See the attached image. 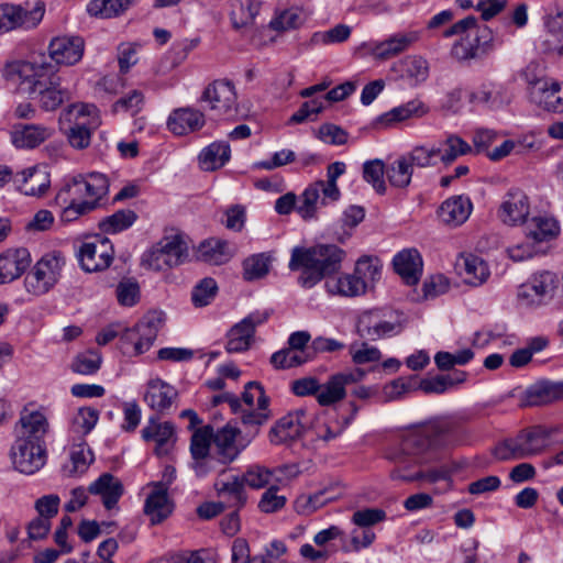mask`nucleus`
<instances>
[{
  "label": "nucleus",
  "instance_id": "52",
  "mask_svg": "<svg viewBox=\"0 0 563 563\" xmlns=\"http://www.w3.org/2000/svg\"><path fill=\"white\" fill-rule=\"evenodd\" d=\"M271 256L266 253L253 254L243 261V278L253 282L265 277L271 267Z\"/></svg>",
  "mask_w": 563,
  "mask_h": 563
},
{
  "label": "nucleus",
  "instance_id": "18",
  "mask_svg": "<svg viewBox=\"0 0 563 563\" xmlns=\"http://www.w3.org/2000/svg\"><path fill=\"white\" fill-rule=\"evenodd\" d=\"M530 213V200L519 188H510L503 197L497 216L507 225L522 224Z\"/></svg>",
  "mask_w": 563,
  "mask_h": 563
},
{
  "label": "nucleus",
  "instance_id": "33",
  "mask_svg": "<svg viewBox=\"0 0 563 563\" xmlns=\"http://www.w3.org/2000/svg\"><path fill=\"white\" fill-rule=\"evenodd\" d=\"M473 209L472 201L466 196H453L439 208V218L441 221L451 227H457L464 223L471 216Z\"/></svg>",
  "mask_w": 563,
  "mask_h": 563
},
{
  "label": "nucleus",
  "instance_id": "19",
  "mask_svg": "<svg viewBox=\"0 0 563 563\" xmlns=\"http://www.w3.org/2000/svg\"><path fill=\"white\" fill-rule=\"evenodd\" d=\"M49 429L48 419L43 409L25 407L15 427V439L32 440L35 443H44V438Z\"/></svg>",
  "mask_w": 563,
  "mask_h": 563
},
{
  "label": "nucleus",
  "instance_id": "2",
  "mask_svg": "<svg viewBox=\"0 0 563 563\" xmlns=\"http://www.w3.org/2000/svg\"><path fill=\"white\" fill-rule=\"evenodd\" d=\"M10 71L20 90L36 99L45 111H54L69 99L68 90L60 87V77L44 62H16Z\"/></svg>",
  "mask_w": 563,
  "mask_h": 563
},
{
  "label": "nucleus",
  "instance_id": "46",
  "mask_svg": "<svg viewBox=\"0 0 563 563\" xmlns=\"http://www.w3.org/2000/svg\"><path fill=\"white\" fill-rule=\"evenodd\" d=\"M563 398V385L540 382L527 390V400L530 406H542Z\"/></svg>",
  "mask_w": 563,
  "mask_h": 563
},
{
  "label": "nucleus",
  "instance_id": "12",
  "mask_svg": "<svg viewBox=\"0 0 563 563\" xmlns=\"http://www.w3.org/2000/svg\"><path fill=\"white\" fill-rule=\"evenodd\" d=\"M212 435L213 428L211 426L198 428L191 435L190 453L192 468L199 477H205L209 473L217 471L216 456L210 454Z\"/></svg>",
  "mask_w": 563,
  "mask_h": 563
},
{
  "label": "nucleus",
  "instance_id": "17",
  "mask_svg": "<svg viewBox=\"0 0 563 563\" xmlns=\"http://www.w3.org/2000/svg\"><path fill=\"white\" fill-rule=\"evenodd\" d=\"M555 288L554 276L549 272L533 275L519 286L517 298L521 306L538 307L552 297Z\"/></svg>",
  "mask_w": 563,
  "mask_h": 563
},
{
  "label": "nucleus",
  "instance_id": "1",
  "mask_svg": "<svg viewBox=\"0 0 563 563\" xmlns=\"http://www.w3.org/2000/svg\"><path fill=\"white\" fill-rule=\"evenodd\" d=\"M456 433V424L449 418L437 417L408 431L400 443L391 448L386 457L397 467L390 473L393 479L404 482L426 481L437 483L448 481L446 468H434L427 472L407 473L412 466L431 463L438 459L439 452L451 445L450 437Z\"/></svg>",
  "mask_w": 563,
  "mask_h": 563
},
{
  "label": "nucleus",
  "instance_id": "54",
  "mask_svg": "<svg viewBox=\"0 0 563 563\" xmlns=\"http://www.w3.org/2000/svg\"><path fill=\"white\" fill-rule=\"evenodd\" d=\"M363 177L371 184L376 192L383 195L386 192L387 165L380 159L367 161L363 165Z\"/></svg>",
  "mask_w": 563,
  "mask_h": 563
},
{
  "label": "nucleus",
  "instance_id": "14",
  "mask_svg": "<svg viewBox=\"0 0 563 563\" xmlns=\"http://www.w3.org/2000/svg\"><path fill=\"white\" fill-rule=\"evenodd\" d=\"M11 459L20 473L34 474L45 464V445L32 440L15 439Z\"/></svg>",
  "mask_w": 563,
  "mask_h": 563
},
{
  "label": "nucleus",
  "instance_id": "48",
  "mask_svg": "<svg viewBox=\"0 0 563 563\" xmlns=\"http://www.w3.org/2000/svg\"><path fill=\"white\" fill-rule=\"evenodd\" d=\"M93 461L91 450L86 443H78L70 448L69 461L63 466L67 476H78L84 474Z\"/></svg>",
  "mask_w": 563,
  "mask_h": 563
},
{
  "label": "nucleus",
  "instance_id": "57",
  "mask_svg": "<svg viewBox=\"0 0 563 563\" xmlns=\"http://www.w3.org/2000/svg\"><path fill=\"white\" fill-rule=\"evenodd\" d=\"M352 418H346L343 422L339 420L321 421L318 419L314 424H310L318 440L330 442L340 437L351 422Z\"/></svg>",
  "mask_w": 563,
  "mask_h": 563
},
{
  "label": "nucleus",
  "instance_id": "55",
  "mask_svg": "<svg viewBox=\"0 0 563 563\" xmlns=\"http://www.w3.org/2000/svg\"><path fill=\"white\" fill-rule=\"evenodd\" d=\"M311 358L312 355L308 351H297L288 347L275 352L271 357V363L275 368H290L299 366Z\"/></svg>",
  "mask_w": 563,
  "mask_h": 563
},
{
  "label": "nucleus",
  "instance_id": "47",
  "mask_svg": "<svg viewBox=\"0 0 563 563\" xmlns=\"http://www.w3.org/2000/svg\"><path fill=\"white\" fill-rule=\"evenodd\" d=\"M230 153L228 143L214 142L201 151L199 155L200 167L207 172L221 168L230 159Z\"/></svg>",
  "mask_w": 563,
  "mask_h": 563
},
{
  "label": "nucleus",
  "instance_id": "23",
  "mask_svg": "<svg viewBox=\"0 0 563 563\" xmlns=\"http://www.w3.org/2000/svg\"><path fill=\"white\" fill-rule=\"evenodd\" d=\"M60 123L93 132L101 125L102 120L95 104L74 103L63 110Z\"/></svg>",
  "mask_w": 563,
  "mask_h": 563
},
{
  "label": "nucleus",
  "instance_id": "60",
  "mask_svg": "<svg viewBox=\"0 0 563 563\" xmlns=\"http://www.w3.org/2000/svg\"><path fill=\"white\" fill-rule=\"evenodd\" d=\"M102 364V355L99 352L88 350L79 353L71 362V371L81 375L96 373Z\"/></svg>",
  "mask_w": 563,
  "mask_h": 563
},
{
  "label": "nucleus",
  "instance_id": "24",
  "mask_svg": "<svg viewBox=\"0 0 563 563\" xmlns=\"http://www.w3.org/2000/svg\"><path fill=\"white\" fill-rule=\"evenodd\" d=\"M465 32H470L471 36L473 35V41L479 53H487L493 48L494 35L492 30L486 25L476 26V18L474 16L460 20L446 29L443 36L450 37Z\"/></svg>",
  "mask_w": 563,
  "mask_h": 563
},
{
  "label": "nucleus",
  "instance_id": "39",
  "mask_svg": "<svg viewBox=\"0 0 563 563\" xmlns=\"http://www.w3.org/2000/svg\"><path fill=\"white\" fill-rule=\"evenodd\" d=\"M234 247L227 241L209 239L198 247V257L210 265H222L231 260Z\"/></svg>",
  "mask_w": 563,
  "mask_h": 563
},
{
  "label": "nucleus",
  "instance_id": "29",
  "mask_svg": "<svg viewBox=\"0 0 563 563\" xmlns=\"http://www.w3.org/2000/svg\"><path fill=\"white\" fill-rule=\"evenodd\" d=\"M142 438L145 441L156 443L155 452L157 455H166L175 442V428L170 422H158L151 417L147 424L142 429Z\"/></svg>",
  "mask_w": 563,
  "mask_h": 563
},
{
  "label": "nucleus",
  "instance_id": "9",
  "mask_svg": "<svg viewBox=\"0 0 563 563\" xmlns=\"http://www.w3.org/2000/svg\"><path fill=\"white\" fill-rule=\"evenodd\" d=\"M45 14V3L36 0L32 7L14 4L0 5V33H5L18 27L34 29L43 20Z\"/></svg>",
  "mask_w": 563,
  "mask_h": 563
},
{
  "label": "nucleus",
  "instance_id": "62",
  "mask_svg": "<svg viewBox=\"0 0 563 563\" xmlns=\"http://www.w3.org/2000/svg\"><path fill=\"white\" fill-rule=\"evenodd\" d=\"M411 167L427 168L435 165L437 151L435 145H417L411 151L404 154Z\"/></svg>",
  "mask_w": 563,
  "mask_h": 563
},
{
  "label": "nucleus",
  "instance_id": "31",
  "mask_svg": "<svg viewBox=\"0 0 563 563\" xmlns=\"http://www.w3.org/2000/svg\"><path fill=\"white\" fill-rule=\"evenodd\" d=\"M205 124V115L194 108L174 110L167 120V126L175 135H185L200 130Z\"/></svg>",
  "mask_w": 563,
  "mask_h": 563
},
{
  "label": "nucleus",
  "instance_id": "11",
  "mask_svg": "<svg viewBox=\"0 0 563 563\" xmlns=\"http://www.w3.org/2000/svg\"><path fill=\"white\" fill-rule=\"evenodd\" d=\"M201 99L217 115L233 119L238 114L236 91L231 81L214 80L205 89Z\"/></svg>",
  "mask_w": 563,
  "mask_h": 563
},
{
  "label": "nucleus",
  "instance_id": "3",
  "mask_svg": "<svg viewBox=\"0 0 563 563\" xmlns=\"http://www.w3.org/2000/svg\"><path fill=\"white\" fill-rule=\"evenodd\" d=\"M345 255V251L335 244L295 246L288 267L291 272H299L298 284L310 289L339 273Z\"/></svg>",
  "mask_w": 563,
  "mask_h": 563
},
{
  "label": "nucleus",
  "instance_id": "30",
  "mask_svg": "<svg viewBox=\"0 0 563 563\" xmlns=\"http://www.w3.org/2000/svg\"><path fill=\"white\" fill-rule=\"evenodd\" d=\"M395 272L407 285H415L422 275V257L415 249L402 250L393 260Z\"/></svg>",
  "mask_w": 563,
  "mask_h": 563
},
{
  "label": "nucleus",
  "instance_id": "15",
  "mask_svg": "<svg viewBox=\"0 0 563 563\" xmlns=\"http://www.w3.org/2000/svg\"><path fill=\"white\" fill-rule=\"evenodd\" d=\"M240 434V429L231 423L213 430L212 442L216 448L217 465L230 464L246 448L247 442H243Z\"/></svg>",
  "mask_w": 563,
  "mask_h": 563
},
{
  "label": "nucleus",
  "instance_id": "13",
  "mask_svg": "<svg viewBox=\"0 0 563 563\" xmlns=\"http://www.w3.org/2000/svg\"><path fill=\"white\" fill-rule=\"evenodd\" d=\"M269 312L254 311L234 324L228 332L225 349L229 353H241L250 349L257 325L265 323Z\"/></svg>",
  "mask_w": 563,
  "mask_h": 563
},
{
  "label": "nucleus",
  "instance_id": "25",
  "mask_svg": "<svg viewBox=\"0 0 563 563\" xmlns=\"http://www.w3.org/2000/svg\"><path fill=\"white\" fill-rule=\"evenodd\" d=\"M31 264L30 252L24 247L9 249L0 254V284L18 279Z\"/></svg>",
  "mask_w": 563,
  "mask_h": 563
},
{
  "label": "nucleus",
  "instance_id": "5",
  "mask_svg": "<svg viewBox=\"0 0 563 563\" xmlns=\"http://www.w3.org/2000/svg\"><path fill=\"white\" fill-rule=\"evenodd\" d=\"M345 164L343 162H334L328 166L327 177L324 180H317L309 185L301 194L302 202L297 208L298 214L305 220L317 218L319 206H325L329 202L339 200L341 192L336 185V179L345 173Z\"/></svg>",
  "mask_w": 563,
  "mask_h": 563
},
{
  "label": "nucleus",
  "instance_id": "38",
  "mask_svg": "<svg viewBox=\"0 0 563 563\" xmlns=\"http://www.w3.org/2000/svg\"><path fill=\"white\" fill-rule=\"evenodd\" d=\"M172 504L168 499L166 486L154 484L152 493L145 500L144 511L153 525L161 523L172 514Z\"/></svg>",
  "mask_w": 563,
  "mask_h": 563
},
{
  "label": "nucleus",
  "instance_id": "20",
  "mask_svg": "<svg viewBox=\"0 0 563 563\" xmlns=\"http://www.w3.org/2000/svg\"><path fill=\"white\" fill-rule=\"evenodd\" d=\"M530 100L547 111L563 112V85L552 79H538L529 89Z\"/></svg>",
  "mask_w": 563,
  "mask_h": 563
},
{
  "label": "nucleus",
  "instance_id": "51",
  "mask_svg": "<svg viewBox=\"0 0 563 563\" xmlns=\"http://www.w3.org/2000/svg\"><path fill=\"white\" fill-rule=\"evenodd\" d=\"M55 201L57 205H75L84 202L80 175L67 176L62 180Z\"/></svg>",
  "mask_w": 563,
  "mask_h": 563
},
{
  "label": "nucleus",
  "instance_id": "63",
  "mask_svg": "<svg viewBox=\"0 0 563 563\" xmlns=\"http://www.w3.org/2000/svg\"><path fill=\"white\" fill-rule=\"evenodd\" d=\"M98 421V412L90 408H79L73 416L70 428L71 431L78 435L89 433Z\"/></svg>",
  "mask_w": 563,
  "mask_h": 563
},
{
  "label": "nucleus",
  "instance_id": "45",
  "mask_svg": "<svg viewBox=\"0 0 563 563\" xmlns=\"http://www.w3.org/2000/svg\"><path fill=\"white\" fill-rule=\"evenodd\" d=\"M437 157L445 166L453 164L459 157L472 152V146L456 134H448L446 137L435 146Z\"/></svg>",
  "mask_w": 563,
  "mask_h": 563
},
{
  "label": "nucleus",
  "instance_id": "22",
  "mask_svg": "<svg viewBox=\"0 0 563 563\" xmlns=\"http://www.w3.org/2000/svg\"><path fill=\"white\" fill-rule=\"evenodd\" d=\"M76 256L85 272L102 271L106 268V238L99 234L87 238L79 246Z\"/></svg>",
  "mask_w": 563,
  "mask_h": 563
},
{
  "label": "nucleus",
  "instance_id": "4",
  "mask_svg": "<svg viewBox=\"0 0 563 563\" xmlns=\"http://www.w3.org/2000/svg\"><path fill=\"white\" fill-rule=\"evenodd\" d=\"M164 320V312L150 311L133 328L112 322L108 324V342L117 339L115 346L125 356L143 354L153 345Z\"/></svg>",
  "mask_w": 563,
  "mask_h": 563
},
{
  "label": "nucleus",
  "instance_id": "44",
  "mask_svg": "<svg viewBox=\"0 0 563 563\" xmlns=\"http://www.w3.org/2000/svg\"><path fill=\"white\" fill-rule=\"evenodd\" d=\"M218 496L224 500L225 506L240 509L246 503L244 484L241 477L233 476L229 481L218 479L214 483Z\"/></svg>",
  "mask_w": 563,
  "mask_h": 563
},
{
  "label": "nucleus",
  "instance_id": "35",
  "mask_svg": "<svg viewBox=\"0 0 563 563\" xmlns=\"http://www.w3.org/2000/svg\"><path fill=\"white\" fill-rule=\"evenodd\" d=\"M428 111V107L421 100L412 99L405 104L393 108L388 112L378 117L375 124L382 128H388L395 123L402 122L412 118H421Z\"/></svg>",
  "mask_w": 563,
  "mask_h": 563
},
{
  "label": "nucleus",
  "instance_id": "64",
  "mask_svg": "<svg viewBox=\"0 0 563 563\" xmlns=\"http://www.w3.org/2000/svg\"><path fill=\"white\" fill-rule=\"evenodd\" d=\"M274 472L260 465H253L241 477L244 485L261 489L273 484Z\"/></svg>",
  "mask_w": 563,
  "mask_h": 563
},
{
  "label": "nucleus",
  "instance_id": "43",
  "mask_svg": "<svg viewBox=\"0 0 563 563\" xmlns=\"http://www.w3.org/2000/svg\"><path fill=\"white\" fill-rule=\"evenodd\" d=\"M80 183L82 203H89L91 211L96 210L106 195V175L98 172L80 175Z\"/></svg>",
  "mask_w": 563,
  "mask_h": 563
},
{
  "label": "nucleus",
  "instance_id": "8",
  "mask_svg": "<svg viewBox=\"0 0 563 563\" xmlns=\"http://www.w3.org/2000/svg\"><path fill=\"white\" fill-rule=\"evenodd\" d=\"M66 258L60 252L43 255L25 275V290L33 296L47 294L59 282Z\"/></svg>",
  "mask_w": 563,
  "mask_h": 563
},
{
  "label": "nucleus",
  "instance_id": "50",
  "mask_svg": "<svg viewBox=\"0 0 563 563\" xmlns=\"http://www.w3.org/2000/svg\"><path fill=\"white\" fill-rule=\"evenodd\" d=\"M353 274L360 282L364 283V291L366 292L380 278L382 265L375 257L362 256L357 260Z\"/></svg>",
  "mask_w": 563,
  "mask_h": 563
},
{
  "label": "nucleus",
  "instance_id": "40",
  "mask_svg": "<svg viewBox=\"0 0 563 563\" xmlns=\"http://www.w3.org/2000/svg\"><path fill=\"white\" fill-rule=\"evenodd\" d=\"M394 69L410 85L424 82L429 77V63L421 56H407L396 63Z\"/></svg>",
  "mask_w": 563,
  "mask_h": 563
},
{
  "label": "nucleus",
  "instance_id": "27",
  "mask_svg": "<svg viewBox=\"0 0 563 563\" xmlns=\"http://www.w3.org/2000/svg\"><path fill=\"white\" fill-rule=\"evenodd\" d=\"M358 334L367 340L377 341L399 332L398 325L383 319L377 311L364 312L358 319Z\"/></svg>",
  "mask_w": 563,
  "mask_h": 563
},
{
  "label": "nucleus",
  "instance_id": "26",
  "mask_svg": "<svg viewBox=\"0 0 563 563\" xmlns=\"http://www.w3.org/2000/svg\"><path fill=\"white\" fill-rule=\"evenodd\" d=\"M177 396L174 386L161 378H154L147 383L143 399L151 409L164 413L173 407Z\"/></svg>",
  "mask_w": 563,
  "mask_h": 563
},
{
  "label": "nucleus",
  "instance_id": "53",
  "mask_svg": "<svg viewBox=\"0 0 563 563\" xmlns=\"http://www.w3.org/2000/svg\"><path fill=\"white\" fill-rule=\"evenodd\" d=\"M364 217L365 211L362 207H347L340 219V231L335 232L338 242L345 243L351 238L353 229L363 221Z\"/></svg>",
  "mask_w": 563,
  "mask_h": 563
},
{
  "label": "nucleus",
  "instance_id": "41",
  "mask_svg": "<svg viewBox=\"0 0 563 563\" xmlns=\"http://www.w3.org/2000/svg\"><path fill=\"white\" fill-rule=\"evenodd\" d=\"M324 289L331 296L357 297L365 294L364 283L360 282L354 274L330 276L324 282Z\"/></svg>",
  "mask_w": 563,
  "mask_h": 563
},
{
  "label": "nucleus",
  "instance_id": "21",
  "mask_svg": "<svg viewBox=\"0 0 563 563\" xmlns=\"http://www.w3.org/2000/svg\"><path fill=\"white\" fill-rule=\"evenodd\" d=\"M419 32L408 31L396 33L380 42L368 44L369 55L379 60L393 58L407 51L419 38Z\"/></svg>",
  "mask_w": 563,
  "mask_h": 563
},
{
  "label": "nucleus",
  "instance_id": "28",
  "mask_svg": "<svg viewBox=\"0 0 563 563\" xmlns=\"http://www.w3.org/2000/svg\"><path fill=\"white\" fill-rule=\"evenodd\" d=\"M49 56L58 65H74L84 54V40L78 36L56 37L49 44Z\"/></svg>",
  "mask_w": 563,
  "mask_h": 563
},
{
  "label": "nucleus",
  "instance_id": "32",
  "mask_svg": "<svg viewBox=\"0 0 563 563\" xmlns=\"http://www.w3.org/2000/svg\"><path fill=\"white\" fill-rule=\"evenodd\" d=\"M53 135V129L40 124H18L11 132L16 148H34Z\"/></svg>",
  "mask_w": 563,
  "mask_h": 563
},
{
  "label": "nucleus",
  "instance_id": "59",
  "mask_svg": "<svg viewBox=\"0 0 563 563\" xmlns=\"http://www.w3.org/2000/svg\"><path fill=\"white\" fill-rule=\"evenodd\" d=\"M144 102L145 97L141 90H131L112 104V113L124 112L134 117L142 111Z\"/></svg>",
  "mask_w": 563,
  "mask_h": 563
},
{
  "label": "nucleus",
  "instance_id": "10",
  "mask_svg": "<svg viewBox=\"0 0 563 563\" xmlns=\"http://www.w3.org/2000/svg\"><path fill=\"white\" fill-rule=\"evenodd\" d=\"M268 397L262 385L257 382H249L242 394L241 411L242 422L246 427H260L269 418Z\"/></svg>",
  "mask_w": 563,
  "mask_h": 563
},
{
  "label": "nucleus",
  "instance_id": "37",
  "mask_svg": "<svg viewBox=\"0 0 563 563\" xmlns=\"http://www.w3.org/2000/svg\"><path fill=\"white\" fill-rule=\"evenodd\" d=\"M511 96L507 89L495 82L483 84L477 89L468 93V102L473 104L484 103L489 108H500L510 102Z\"/></svg>",
  "mask_w": 563,
  "mask_h": 563
},
{
  "label": "nucleus",
  "instance_id": "16",
  "mask_svg": "<svg viewBox=\"0 0 563 563\" xmlns=\"http://www.w3.org/2000/svg\"><path fill=\"white\" fill-rule=\"evenodd\" d=\"M311 424V415L305 409H297L280 418L269 431L274 444H284L298 439Z\"/></svg>",
  "mask_w": 563,
  "mask_h": 563
},
{
  "label": "nucleus",
  "instance_id": "7",
  "mask_svg": "<svg viewBox=\"0 0 563 563\" xmlns=\"http://www.w3.org/2000/svg\"><path fill=\"white\" fill-rule=\"evenodd\" d=\"M188 256V243L185 236L172 231L144 252L141 264L147 269L161 272L184 264Z\"/></svg>",
  "mask_w": 563,
  "mask_h": 563
},
{
  "label": "nucleus",
  "instance_id": "36",
  "mask_svg": "<svg viewBox=\"0 0 563 563\" xmlns=\"http://www.w3.org/2000/svg\"><path fill=\"white\" fill-rule=\"evenodd\" d=\"M51 187V177L46 166L37 165L22 172L20 190L26 196L41 197Z\"/></svg>",
  "mask_w": 563,
  "mask_h": 563
},
{
  "label": "nucleus",
  "instance_id": "58",
  "mask_svg": "<svg viewBox=\"0 0 563 563\" xmlns=\"http://www.w3.org/2000/svg\"><path fill=\"white\" fill-rule=\"evenodd\" d=\"M305 22V16L299 8H289L282 11L271 22L269 26L274 31L285 32L297 29Z\"/></svg>",
  "mask_w": 563,
  "mask_h": 563
},
{
  "label": "nucleus",
  "instance_id": "61",
  "mask_svg": "<svg viewBox=\"0 0 563 563\" xmlns=\"http://www.w3.org/2000/svg\"><path fill=\"white\" fill-rule=\"evenodd\" d=\"M115 297L120 306L133 307L141 298L140 285L134 278H123L117 285Z\"/></svg>",
  "mask_w": 563,
  "mask_h": 563
},
{
  "label": "nucleus",
  "instance_id": "6",
  "mask_svg": "<svg viewBox=\"0 0 563 563\" xmlns=\"http://www.w3.org/2000/svg\"><path fill=\"white\" fill-rule=\"evenodd\" d=\"M551 433L538 426L520 431L516 437L497 443L492 453L497 461L525 460L540 454L548 446Z\"/></svg>",
  "mask_w": 563,
  "mask_h": 563
},
{
  "label": "nucleus",
  "instance_id": "49",
  "mask_svg": "<svg viewBox=\"0 0 563 563\" xmlns=\"http://www.w3.org/2000/svg\"><path fill=\"white\" fill-rule=\"evenodd\" d=\"M413 168L402 155L387 165V180L394 188H407L412 178Z\"/></svg>",
  "mask_w": 563,
  "mask_h": 563
},
{
  "label": "nucleus",
  "instance_id": "42",
  "mask_svg": "<svg viewBox=\"0 0 563 563\" xmlns=\"http://www.w3.org/2000/svg\"><path fill=\"white\" fill-rule=\"evenodd\" d=\"M560 233L555 219L550 217H534L526 225V236L537 246L538 243L550 241Z\"/></svg>",
  "mask_w": 563,
  "mask_h": 563
},
{
  "label": "nucleus",
  "instance_id": "56",
  "mask_svg": "<svg viewBox=\"0 0 563 563\" xmlns=\"http://www.w3.org/2000/svg\"><path fill=\"white\" fill-rule=\"evenodd\" d=\"M262 8L261 0H244L238 10L231 13L234 29L240 30L254 23Z\"/></svg>",
  "mask_w": 563,
  "mask_h": 563
},
{
  "label": "nucleus",
  "instance_id": "34",
  "mask_svg": "<svg viewBox=\"0 0 563 563\" xmlns=\"http://www.w3.org/2000/svg\"><path fill=\"white\" fill-rule=\"evenodd\" d=\"M455 268L464 282L472 286L482 285L489 276L487 264L474 254H463L455 263Z\"/></svg>",
  "mask_w": 563,
  "mask_h": 563
}]
</instances>
